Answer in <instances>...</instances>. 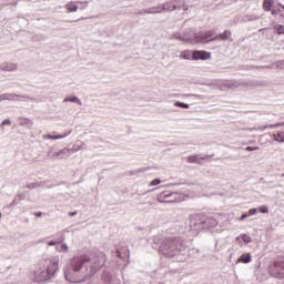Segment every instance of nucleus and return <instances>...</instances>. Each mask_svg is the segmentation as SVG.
Wrapping results in <instances>:
<instances>
[{
	"instance_id": "1",
	"label": "nucleus",
	"mask_w": 284,
	"mask_h": 284,
	"mask_svg": "<svg viewBox=\"0 0 284 284\" xmlns=\"http://www.w3.org/2000/svg\"><path fill=\"white\" fill-rule=\"evenodd\" d=\"M106 257L103 252H99L92 255V258L88 255H82L80 257H74L72 261V267L73 273L77 274V272H80L83 270V265L88 264L87 274L84 275V278H88V276H93V274H97L103 265H105Z\"/></svg>"
},
{
	"instance_id": "2",
	"label": "nucleus",
	"mask_w": 284,
	"mask_h": 284,
	"mask_svg": "<svg viewBox=\"0 0 284 284\" xmlns=\"http://www.w3.org/2000/svg\"><path fill=\"white\" fill-rule=\"evenodd\" d=\"M160 250L164 256H174L176 252H181V250H183V240L179 237L165 239L161 243Z\"/></svg>"
},
{
	"instance_id": "3",
	"label": "nucleus",
	"mask_w": 284,
	"mask_h": 284,
	"mask_svg": "<svg viewBox=\"0 0 284 284\" xmlns=\"http://www.w3.org/2000/svg\"><path fill=\"white\" fill-rule=\"evenodd\" d=\"M272 274L276 276V278H284V262L283 261H276L271 268Z\"/></svg>"
},
{
	"instance_id": "4",
	"label": "nucleus",
	"mask_w": 284,
	"mask_h": 284,
	"mask_svg": "<svg viewBox=\"0 0 284 284\" xmlns=\"http://www.w3.org/2000/svg\"><path fill=\"white\" fill-rule=\"evenodd\" d=\"M192 59L193 61H207L212 59V53L207 51H193Z\"/></svg>"
},
{
	"instance_id": "5",
	"label": "nucleus",
	"mask_w": 284,
	"mask_h": 284,
	"mask_svg": "<svg viewBox=\"0 0 284 284\" xmlns=\"http://www.w3.org/2000/svg\"><path fill=\"white\" fill-rule=\"evenodd\" d=\"M34 278L37 281V283H41L43 281H48L51 277L50 273L48 272V270H38L34 272Z\"/></svg>"
},
{
	"instance_id": "6",
	"label": "nucleus",
	"mask_w": 284,
	"mask_h": 284,
	"mask_svg": "<svg viewBox=\"0 0 284 284\" xmlns=\"http://www.w3.org/2000/svg\"><path fill=\"white\" fill-rule=\"evenodd\" d=\"M176 8V4L174 2H165L162 7H159L156 11H151L152 13L154 12H172Z\"/></svg>"
},
{
	"instance_id": "7",
	"label": "nucleus",
	"mask_w": 284,
	"mask_h": 284,
	"mask_svg": "<svg viewBox=\"0 0 284 284\" xmlns=\"http://www.w3.org/2000/svg\"><path fill=\"white\" fill-rule=\"evenodd\" d=\"M278 3H276V0H264L263 1V10L264 12H271L273 13L274 8H276Z\"/></svg>"
},
{
	"instance_id": "8",
	"label": "nucleus",
	"mask_w": 284,
	"mask_h": 284,
	"mask_svg": "<svg viewBox=\"0 0 284 284\" xmlns=\"http://www.w3.org/2000/svg\"><path fill=\"white\" fill-rule=\"evenodd\" d=\"M232 37V31L225 30L223 33L215 36L211 41H227Z\"/></svg>"
},
{
	"instance_id": "9",
	"label": "nucleus",
	"mask_w": 284,
	"mask_h": 284,
	"mask_svg": "<svg viewBox=\"0 0 284 284\" xmlns=\"http://www.w3.org/2000/svg\"><path fill=\"white\" fill-rule=\"evenodd\" d=\"M57 270H59V262H50L47 267V272L51 277L54 276V272H57Z\"/></svg>"
},
{
	"instance_id": "10",
	"label": "nucleus",
	"mask_w": 284,
	"mask_h": 284,
	"mask_svg": "<svg viewBox=\"0 0 284 284\" xmlns=\"http://www.w3.org/2000/svg\"><path fill=\"white\" fill-rule=\"evenodd\" d=\"M284 6L282 3H277L276 8L273 9V13H271L273 17H281L283 19V12H284Z\"/></svg>"
},
{
	"instance_id": "11",
	"label": "nucleus",
	"mask_w": 284,
	"mask_h": 284,
	"mask_svg": "<svg viewBox=\"0 0 284 284\" xmlns=\"http://www.w3.org/2000/svg\"><path fill=\"white\" fill-rule=\"evenodd\" d=\"M187 163H197L201 164V161H205V158H201L200 155H190L186 158Z\"/></svg>"
},
{
	"instance_id": "12",
	"label": "nucleus",
	"mask_w": 284,
	"mask_h": 284,
	"mask_svg": "<svg viewBox=\"0 0 284 284\" xmlns=\"http://www.w3.org/2000/svg\"><path fill=\"white\" fill-rule=\"evenodd\" d=\"M237 263H252V255L250 253H244L237 258Z\"/></svg>"
},
{
	"instance_id": "13",
	"label": "nucleus",
	"mask_w": 284,
	"mask_h": 284,
	"mask_svg": "<svg viewBox=\"0 0 284 284\" xmlns=\"http://www.w3.org/2000/svg\"><path fill=\"white\" fill-rule=\"evenodd\" d=\"M214 38V31H206L204 34L201 36L202 41H205L206 43L210 41H213Z\"/></svg>"
},
{
	"instance_id": "14",
	"label": "nucleus",
	"mask_w": 284,
	"mask_h": 284,
	"mask_svg": "<svg viewBox=\"0 0 284 284\" xmlns=\"http://www.w3.org/2000/svg\"><path fill=\"white\" fill-rule=\"evenodd\" d=\"M65 278H67V281H69V283H81V281H83L82 278L72 276L71 273H67Z\"/></svg>"
},
{
	"instance_id": "15",
	"label": "nucleus",
	"mask_w": 284,
	"mask_h": 284,
	"mask_svg": "<svg viewBox=\"0 0 284 284\" xmlns=\"http://www.w3.org/2000/svg\"><path fill=\"white\" fill-rule=\"evenodd\" d=\"M274 141H278V143L284 142V132H278L273 134Z\"/></svg>"
},
{
	"instance_id": "16",
	"label": "nucleus",
	"mask_w": 284,
	"mask_h": 284,
	"mask_svg": "<svg viewBox=\"0 0 284 284\" xmlns=\"http://www.w3.org/2000/svg\"><path fill=\"white\" fill-rule=\"evenodd\" d=\"M43 139H51L53 141H57V139H65V134H58V135H54V134H47V135H43Z\"/></svg>"
},
{
	"instance_id": "17",
	"label": "nucleus",
	"mask_w": 284,
	"mask_h": 284,
	"mask_svg": "<svg viewBox=\"0 0 284 284\" xmlns=\"http://www.w3.org/2000/svg\"><path fill=\"white\" fill-rule=\"evenodd\" d=\"M68 12H77L79 10V7L74 3L67 4Z\"/></svg>"
},
{
	"instance_id": "18",
	"label": "nucleus",
	"mask_w": 284,
	"mask_h": 284,
	"mask_svg": "<svg viewBox=\"0 0 284 284\" xmlns=\"http://www.w3.org/2000/svg\"><path fill=\"white\" fill-rule=\"evenodd\" d=\"M274 30H275V32H276L277 34H284V27H283V24H276V26L274 27Z\"/></svg>"
},
{
	"instance_id": "19",
	"label": "nucleus",
	"mask_w": 284,
	"mask_h": 284,
	"mask_svg": "<svg viewBox=\"0 0 284 284\" xmlns=\"http://www.w3.org/2000/svg\"><path fill=\"white\" fill-rule=\"evenodd\" d=\"M180 57L182 59L190 60V58L192 57V53L190 51H183Z\"/></svg>"
},
{
	"instance_id": "20",
	"label": "nucleus",
	"mask_w": 284,
	"mask_h": 284,
	"mask_svg": "<svg viewBox=\"0 0 284 284\" xmlns=\"http://www.w3.org/2000/svg\"><path fill=\"white\" fill-rule=\"evenodd\" d=\"M174 105L175 108H183L184 110H187V108H190V104H185L183 102H175Z\"/></svg>"
},
{
	"instance_id": "21",
	"label": "nucleus",
	"mask_w": 284,
	"mask_h": 284,
	"mask_svg": "<svg viewBox=\"0 0 284 284\" xmlns=\"http://www.w3.org/2000/svg\"><path fill=\"white\" fill-rule=\"evenodd\" d=\"M241 239L244 243H252V237L247 234L241 235Z\"/></svg>"
},
{
	"instance_id": "22",
	"label": "nucleus",
	"mask_w": 284,
	"mask_h": 284,
	"mask_svg": "<svg viewBox=\"0 0 284 284\" xmlns=\"http://www.w3.org/2000/svg\"><path fill=\"white\" fill-rule=\"evenodd\" d=\"M58 252H68V245L67 244H59L57 246Z\"/></svg>"
},
{
	"instance_id": "23",
	"label": "nucleus",
	"mask_w": 284,
	"mask_h": 284,
	"mask_svg": "<svg viewBox=\"0 0 284 284\" xmlns=\"http://www.w3.org/2000/svg\"><path fill=\"white\" fill-rule=\"evenodd\" d=\"M258 212H261L262 214H267V212H270V209H267V206L262 205L258 207Z\"/></svg>"
},
{
	"instance_id": "24",
	"label": "nucleus",
	"mask_w": 284,
	"mask_h": 284,
	"mask_svg": "<svg viewBox=\"0 0 284 284\" xmlns=\"http://www.w3.org/2000/svg\"><path fill=\"white\" fill-rule=\"evenodd\" d=\"M161 183V180L160 179H155V180H153L151 183H150V185H151V187H154L155 185H159Z\"/></svg>"
},
{
	"instance_id": "25",
	"label": "nucleus",
	"mask_w": 284,
	"mask_h": 284,
	"mask_svg": "<svg viewBox=\"0 0 284 284\" xmlns=\"http://www.w3.org/2000/svg\"><path fill=\"white\" fill-rule=\"evenodd\" d=\"M245 150H246V152H254V151L258 150V146H246Z\"/></svg>"
},
{
	"instance_id": "26",
	"label": "nucleus",
	"mask_w": 284,
	"mask_h": 284,
	"mask_svg": "<svg viewBox=\"0 0 284 284\" xmlns=\"http://www.w3.org/2000/svg\"><path fill=\"white\" fill-rule=\"evenodd\" d=\"M257 212H258V209H250L248 210V215L254 216V214H256Z\"/></svg>"
},
{
	"instance_id": "27",
	"label": "nucleus",
	"mask_w": 284,
	"mask_h": 284,
	"mask_svg": "<svg viewBox=\"0 0 284 284\" xmlns=\"http://www.w3.org/2000/svg\"><path fill=\"white\" fill-rule=\"evenodd\" d=\"M64 101H71L72 103H77L79 101V98H67Z\"/></svg>"
},
{
	"instance_id": "28",
	"label": "nucleus",
	"mask_w": 284,
	"mask_h": 284,
	"mask_svg": "<svg viewBox=\"0 0 284 284\" xmlns=\"http://www.w3.org/2000/svg\"><path fill=\"white\" fill-rule=\"evenodd\" d=\"M11 124H12V122H10V120L2 121V125H11Z\"/></svg>"
},
{
	"instance_id": "29",
	"label": "nucleus",
	"mask_w": 284,
	"mask_h": 284,
	"mask_svg": "<svg viewBox=\"0 0 284 284\" xmlns=\"http://www.w3.org/2000/svg\"><path fill=\"white\" fill-rule=\"evenodd\" d=\"M34 216L41 217V216H43V213L42 212H36Z\"/></svg>"
},
{
	"instance_id": "30",
	"label": "nucleus",
	"mask_w": 284,
	"mask_h": 284,
	"mask_svg": "<svg viewBox=\"0 0 284 284\" xmlns=\"http://www.w3.org/2000/svg\"><path fill=\"white\" fill-rule=\"evenodd\" d=\"M244 219H247V214H243V215L240 217V221H244Z\"/></svg>"
},
{
	"instance_id": "31",
	"label": "nucleus",
	"mask_w": 284,
	"mask_h": 284,
	"mask_svg": "<svg viewBox=\"0 0 284 284\" xmlns=\"http://www.w3.org/2000/svg\"><path fill=\"white\" fill-rule=\"evenodd\" d=\"M212 221V226L215 227L216 225V220H211Z\"/></svg>"
},
{
	"instance_id": "32",
	"label": "nucleus",
	"mask_w": 284,
	"mask_h": 284,
	"mask_svg": "<svg viewBox=\"0 0 284 284\" xmlns=\"http://www.w3.org/2000/svg\"><path fill=\"white\" fill-rule=\"evenodd\" d=\"M61 154H63V151L55 153V156H61Z\"/></svg>"
},
{
	"instance_id": "33",
	"label": "nucleus",
	"mask_w": 284,
	"mask_h": 284,
	"mask_svg": "<svg viewBox=\"0 0 284 284\" xmlns=\"http://www.w3.org/2000/svg\"><path fill=\"white\" fill-rule=\"evenodd\" d=\"M49 245H57V243H54V242H50V243H49Z\"/></svg>"
},
{
	"instance_id": "34",
	"label": "nucleus",
	"mask_w": 284,
	"mask_h": 284,
	"mask_svg": "<svg viewBox=\"0 0 284 284\" xmlns=\"http://www.w3.org/2000/svg\"><path fill=\"white\" fill-rule=\"evenodd\" d=\"M74 214H77V212H74V213H70V216H74Z\"/></svg>"
},
{
	"instance_id": "35",
	"label": "nucleus",
	"mask_w": 284,
	"mask_h": 284,
	"mask_svg": "<svg viewBox=\"0 0 284 284\" xmlns=\"http://www.w3.org/2000/svg\"><path fill=\"white\" fill-rule=\"evenodd\" d=\"M283 10H284V7H283ZM282 19H284V11H283V13H282Z\"/></svg>"
},
{
	"instance_id": "36",
	"label": "nucleus",
	"mask_w": 284,
	"mask_h": 284,
	"mask_svg": "<svg viewBox=\"0 0 284 284\" xmlns=\"http://www.w3.org/2000/svg\"><path fill=\"white\" fill-rule=\"evenodd\" d=\"M282 176H284V173L282 174Z\"/></svg>"
},
{
	"instance_id": "37",
	"label": "nucleus",
	"mask_w": 284,
	"mask_h": 284,
	"mask_svg": "<svg viewBox=\"0 0 284 284\" xmlns=\"http://www.w3.org/2000/svg\"><path fill=\"white\" fill-rule=\"evenodd\" d=\"M0 219H1V213H0Z\"/></svg>"
}]
</instances>
